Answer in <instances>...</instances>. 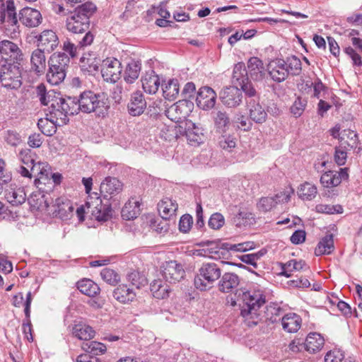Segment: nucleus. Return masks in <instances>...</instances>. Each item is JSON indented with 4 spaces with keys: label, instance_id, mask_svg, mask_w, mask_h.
<instances>
[{
    "label": "nucleus",
    "instance_id": "nucleus-58",
    "mask_svg": "<svg viewBox=\"0 0 362 362\" xmlns=\"http://www.w3.org/2000/svg\"><path fill=\"white\" fill-rule=\"evenodd\" d=\"M100 275L105 282L112 286L117 284L120 280L119 274L113 269L109 268L103 269L100 272Z\"/></svg>",
    "mask_w": 362,
    "mask_h": 362
},
{
    "label": "nucleus",
    "instance_id": "nucleus-14",
    "mask_svg": "<svg viewBox=\"0 0 362 362\" xmlns=\"http://www.w3.org/2000/svg\"><path fill=\"white\" fill-rule=\"evenodd\" d=\"M294 191L291 188L288 192H281L274 197H262L257 203V208L262 212H267L274 208L278 203L288 202L291 198V194Z\"/></svg>",
    "mask_w": 362,
    "mask_h": 362
},
{
    "label": "nucleus",
    "instance_id": "nucleus-2",
    "mask_svg": "<svg viewBox=\"0 0 362 362\" xmlns=\"http://www.w3.org/2000/svg\"><path fill=\"white\" fill-rule=\"evenodd\" d=\"M76 113H95L98 117H104L109 108L108 100L104 93H96L92 90H85L75 97Z\"/></svg>",
    "mask_w": 362,
    "mask_h": 362
},
{
    "label": "nucleus",
    "instance_id": "nucleus-34",
    "mask_svg": "<svg viewBox=\"0 0 362 362\" xmlns=\"http://www.w3.org/2000/svg\"><path fill=\"white\" fill-rule=\"evenodd\" d=\"M112 295L114 298L121 303L131 302L136 296L133 289L129 288L126 284H121L115 288Z\"/></svg>",
    "mask_w": 362,
    "mask_h": 362
},
{
    "label": "nucleus",
    "instance_id": "nucleus-18",
    "mask_svg": "<svg viewBox=\"0 0 362 362\" xmlns=\"http://www.w3.org/2000/svg\"><path fill=\"white\" fill-rule=\"evenodd\" d=\"M286 66L283 59H276L270 62L268 65V73L271 78L276 83L285 81L288 76Z\"/></svg>",
    "mask_w": 362,
    "mask_h": 362
},
{
    "label": "nucleus",
    "instance_id": "nucleus-46",
    "mask_svg": "<svg viewBox=\"0 0 362 362\" xmlns=\"http://www.w3.org/2000/svg\"><path fill=\"white\" fill-rule=\"evenodd\" d=\"M163 97L168 100H175L179 94L180 86L177 79H170L167 83L163 85Z\"/></svg>",
    "mask_w": 362,
    "mask_h": 362
},
{
    "label": "nucleus",
    "instance_id": "nucleus-7",
    "mask_svg": "<svg viewBox=\"0 0 362 362\" xmlns=\"http://www.w3.org/2000/svg\"><path fill=\"white\" fill-rule=\"evenodd\" d=\"M112 204L110 201L103 203L101 197L96 192L89 194L86 202L88 212L98 221H107L112 217Z\"/></svg>",
    "mask_w": 362,
    "mask_h": 362
},
{
    "label": "nucleus",
    "instance_id": "nucleus-15",
    "mask_svg": "<svg viewBox=\"0 0 362 362\" xmlns=\"http://www.w3.org/2000/svg\"><path fill=\"white\" fill-rule=\"evenodd\" d=\"M347 168H340L339 171L328 170L322 175L320 183L324 187H337L342 182L349 178Z\"/></svg>",
    "mask_w": 362,
    "mask_h": 362
},
{
    "label": "nucleus",
    "instance_id": "nucleus-44",
    "mask_svg": "<svg viewBox=\"0 0 362 362\" xmlns=\"http://www.w3.org/2000/svg\"><path fill=\"white\" fill-rule=\"evenodd\" d=\"M5 197L12 205L18 206L25 202L26 195L23 188H10L6 191Z\"/></svg>",
    "mask_w": 362,
    "mask_h": 362
},
{
    "label": "nucleus",
    "instance_id": "nucleus-35",
    "mask_svg": "<svg viewBox=\"0 0 362 362\" xmlns=\"http://www.w3.org/2000/svg\"><path fill=\"white\" fill-rule=\"evenodd\" d=\"M76 286L81 293L89 297H95L100 291L99 286L89 279H83L78 281L76 283Z\"/></svg>",
    "mask_w": 362,
    "mask_h": 362
},
{
    "label": "nucleus",
    "instance_id": "nucleus-25",
    "mask_svg": "<svg viewBox=\"0 0 362 362\" xmlns=\"http://www.w3.org/2000/svg\"><path fill=\"white\" fill-rule=\"evenodd\" d=\"M240 284L239 276L231 272H226L221 276L218 286V289L223 293H230L238 291L237 287Z\"/></svg>",
    "mask_w": 362,
    "mask_h": 362
},
{
    "label": "nucleus",
    "instance_id": "nucleus-30",
    "mask_svg": "<svg viewBox=\"0 0 362 362\" xmlns=\"http://www.w3.org/2000/svg\"><path fill=\"white\" fill-rule=\"evenodd\" d=\"M177 208L178 205L176 202L169 198L163 199L158 204V212L165 221L169 220L175 216Z\"/></svg>",
    "mask_w": 362,
    "mask_h": 362
},
{
    "label": "nucleus",
    "instance_id": "nucleus-16",
    "mask_svg": "<svg viewBox=\"0 0 362 362\" xmlns=\"http://www.w3.org/2000/svg\"><path fill=\"white\" fill-rule=\"evenodd\" d=\"M0 21L6 30L16 33L18 28V18L13 0L6 1V7L0 14Z\"/></svg>",
    "mask_w": 362,
    "mask_h": 362
},
{
    "label": "nucleus",
    "instance_id": "nucleus-42",
    "mask_svg": "<svg viewBox=\"0 0 362 362\" xmlns=\"http://www.w3.org/2000/svg\"><path fill=\"white\" fill-rule=\"evenodd\" d=\"M341 144L350 149L358 148L360 151L362 148V146H359L358 134L351 129H344L341 132Z\"/></svg>",
    "mask_w": 362,
    "mask_h": 362
},
{
    "label": "nucleus",
    "instance_id": "nucleus-31",
    "mask_svg": "<svg viewBox=\"0 0 362 362\" xmlns=\"http://www.w3.org/2000/svg\"><path fill=\"white\" fill-rule=\"evenodd\" d=\"M45 52V51L37 48L33 50L31 54L30 62L32 69L38 75L44 74L46 69Z\"/></svg>",
    "mask_w": 362,
    "mask_h": 362
},
{
    "label": "nucleus",
    "instance_id": "nucleus-11",
    "mask_svg": "<svg viewBox=\"0 0 362 362\" xmlns=\"http://www.w3.org/2000/svg\"><path fill=\"white\" fill-rule=\"evenodd\" d=\"M162 276L166 281L170 284H176L183 279L185 272L182 264L176 261H168L162 266Z\"/></svg>",
    "mask_w": 362,
    "mask_h": 362
},
{
    "label": "nucleus",
    "instance_id": "nucleus-61",
    "mask_svg": "<svg viewBox=\"0 0 362 362\" xmlns=\"http://www.w3.org/2000/svg\"><path fill=\"white\" fill-rule=\"evenodd\" d=\"M316 211L318 213L334 214H342L343 208L341 205H331V204H317L316 206Z\"/></svg>",
    "mask_w": 362,
    "mask_h": 362
},
{
    "label": "nucleus",
    "instance_id": "nucleus-48",
    "mask_svg": "<svg viewBox=\"0 0 362 362\" xmlns=\"http://www.w3.org/2000/svg\"><path fill=\"white\" fill-rule=\"evenodd\" d=\"M42 190L43 191L42 189ZM40 191L41 189H39L38 192H33L28 198V202L33 207L38 209H47L49 206V203L46 195Z\"/></svg>",
    "mask_w": 362,
    "mask_h": 362
},
{
    "label": "nucleus",
    "instance_id": "nucleus-23",
    "mask_svg": "<svg viewBox=\"0 0 362 362\" xmlns=\"http://www.w3.org/2000/svg\"><path fill=\"white\" fill-rule=\"evenodd\" d=\"M94 39L93 35L91 32L88 31L81 39L78 40V45L76 46L73 42L67 39L63 43V49L65 52L68 53L72 58L77 55L78 49H81L83 47L90 45Z\"/></svg>",
    "mask_w": 362,
    "mask_h": 362
},
{
    "label": "nucleus",
    "instance_id": "nucleus-33",
    "mask_svg": "<svg viewBox=\"0 0 362 362\" xmlns=\"http://www.w3.org/2000/svg\"><path fill=\"white\" fill-rule=\"evenodd\" d=\"M144 90L148 94H155L160 85V78L153 71L146 74L141 79Z\"/></svg>",
    "mask_w": 362,
    "mask_h": 362
},
{
    "label": "nucleus",
    "instance_id": "nucleus-47",
    "mask_svg": "<svg viewBox=\"0 0 362 362\" xmlns=\"http://www.w3.org/2000/svg\"><path fill=\"white\" fill-rule=\"evenodd\" d=\"M249 79L246 66L243 62L236 64L233 71V81L238 86L243 85Z\"/></svg>",
    "mask_w": 362,
    "mask_h": 362
},
{
    "label": "nucleus",
    "instance_id": "nucleus-36",
    "mask_svg": "<svg viewBox=\"0 0 362 362\" xmlns=\"http://www.w3.org/2000/svg\"><path fill=\"white\" fill-rule=\"evenodd\" d=\"M36 95L38 98L41 105L47 106L49 103H52L54 100L57 98L59 93H56L53 90H47L45 86L43 83L39 84L36 87Z\"/></svg>",
    "mask_w": 362,
    "mask_h": 362
},
{
    "label": "nucleus",
    "instance_id": "nucleus-45",
    "mask_svg": "<svg viewBox=\"0 0 362 362\" xmlns=\"http://www.w3.org/2000/svg\"><path fill=\"white\" fill-rule=\"evenodd\" d=\"M214 125L220 133H226L229 129L230 122L228 115L226 112L218 111L214 117Z\"/></svg>",
    "mask_w": 362,
    "mask_h": 362
},
{
    "label": "nucleus",
    "instance_id": "nucleus-62",
    "mask_svg": "<svg viewBox=\"0 0 362 362\" xmlns=\"http://www.w3.org/2000/svg\"><path fill=\"white\" fill-rule=\"evenodd\" d=\"M307 105V100L305 98L298 97L291 107V112L296 117H300L305 110Z\"/></svg>",
    "mask_w": 362,
    "mask_h": 362
},
{
    "label": "nucleus",
    "instance_id": "nucleus-37",
    "mask_svg": "<svg viewBox=\"0 0 362 362\" xmlns=\"http://www.w3.org/2000/svg\"><path fill=\"white\" fill-rule=\"evenodd\" d=\"M282 314L283 310L277 304H270L266 306L264 315H261L262 321L276 323L281 320Z\"/></svg>",
    "mask_w": 362,
    "mask_h": 362
},
{
    "label": "nucleus",
    "instance_id": "nucleus-59",
    "mask_svg": "<svg viewBox=\"0 0 362 362\" xmlns=\"http://www.w3.org/2000/svg\"><path fill=\"white\" fill-rule=\"evenodd\" d=\"M240 90L242 92H244L246 96V100L250 99L259 100V94L250 80L240 86Z\"/></svg>",
    "mask_w": 362,
    "mask_h": 362
},
{
    "label": "nucleus",
    "instance_id": "nucleus-1",
    "mask_svg": "<svg viewBox=\"0 0 362 362\" xmlns=\"http://www.w3.org/2000/svg\"><path fill=\"white\" fill-rule=\"evenodd\" d=\"M238 300H242L240 315L248 327L257 325L262 321L259 308L266 303V296L262 291H236Z\"/></svg>",
    "mask_w": 362,
    "mask_h": 362
},
{
    "label": "nucleus",
    "instance_id": "nucleus-26",
    "mask_svg": "<svg viewBox=\"0 0 362 362\" xmlns=\"http://www.w3.org/2000/svg\"><path fill=\"white\" fill-rule=\"evenodd\" d=\"M127 107L129 113L132 116L141 115L146 107V102L143 94L139 91L133 93Z\"/></svg>",
    "mask_w": 362,
    "mask_h": 362
},
{
    "label": "nucleus",
    "instance_id": "nucleus-52",
    "mask_svg": "<svg viewBox=\"0 0 362 362\" xmlns=\"http://www.w3.org/2000/svg\"><path fill=\"white\" fill-rule=\"evenodd\" d=\"M288 75L299 76L302 71V63L299 58L295 55L287 57L284 60Z\"/></svg>",
    "mask_w": 362,
    "mask_h": 362
},
{
    "label": "nucleus",
    "instance_id": "nucleus-8",
    "mask_svg": "<svg viewBox=\"0 0 362 362\" xmlns=\"http://www.w3.org/2000/svg\"><path fill=\"white\" fill-rule=\"evenodd\" d=\"M23 54L17 44L8 40L0 41V64H23Z\"/></svg>",
    "mask_w": 362,
    "mask_h": 362
},
{
    "label": "nucleus",
    "instance_id": "nucleus-4",
    "mask_svg": "<svg viewBox=\"0 0 362 362\" xmlns=\"http://www.w3.org/2000/svg\"><path fill=\"white\" fill-rule=\"evenodd\" d=\"M222 270L214 262H204L198 269L194 279L196 288L204 291L213 288L217 280L221 278Z\"/></svg>",
    "mask_w": 362,
    "mask_h": 362
},
{
    "label": "nucleus",
    "instance_id": "nucleus-6",
    "mask_svg": "<svg viewBox=\"0 0 362 362\" xmlns=\"http://www.w3.org/2000/svg\"><path fill=\"white\" fill-rule=\"evenodd\" d=\"M23 64L9 63L0 64V82L8 89H18L22 85Z\"/></svg>",
    "mask_w": 362,
    "mask_h": 362
},
{
    "label": "nucleus",
    "instance_id": "nucleus-41",
    "mask_svg": "<svg viewBox=\"0 0 362 362\" xmlns=\"http://www.w3.org/2000/svg\"><path fill=\"white\" fill-rule=\"evenodd\" d=\"M334 250V239L332 234H329L323 237L318 243L315 250L316 256L322 255H329Z\"/></svg>",
    "mask_w": 362,
    "mask_h": 362
},
{
    "label": "nucleus",
    "instance_id": "nucleus-10",
    "mask_svg": "<svg viewBox=\"0 0 362 362\" xmlns=\"http://www.w3.org/2000/svg\"><path fill=\"white\" fill-rule=\"evenodd\" d=\"M100 71L104 81L115 83L122 73L121 62L116 58L108 57L103 61Z\"/></svg>",
    "mask_w": 362,
    "mask_h": 362
},
{
    "label": "nucleus",
    "instance_id": "nucleus-51",
    "mask_svg": "<svg viewBox=\"0 0 362 362\" xmlns=\"http://www.w3.org/2000/svg\"><path fill=\"white\" fill-rule=\"evenodd\" d=\"M43 162H34L31 166L28 168L21 165L19 168L17 170L18 173L21 175V176L28 178H32L33 177L38 178V176L41 172V168Z\"/></svg>",
    "mask_w": 362,
    "mask_h": 362
},
{
    "label": "nucleus",
    "instance_id": "nucleus-29",
    "mask_svg": "<svg viewBox=\"0 0 362 362\" xmlns=\"http://www.w3.org/2000/svg\"><path fill=\"white\" fill-rule=\"evenodd\" d=\"M324 344L325 339L320 334L311 332L307 336L304 341V349L310 353L315 354L320 351Z\"/></svg>",
    "mask_w": 362,
    "mask_h": 362
},
{
    "label": "nucleus",
    "instance_id": "nucleus-60",
    "mask_svg": "<svg viewBox=\"0 0 362 362\" xmlns=\"http://www.w3.org/2000/svg\"><path fill=\"white\" fill-rule=\"evenodd\" d=\"M193 127L194 128L192 129H188L186 132V136L192 144H199L202 142V130L195 127L194 124H193Z\"/></svg>",
    "mask_w": 362,
    "mask_h": 362
},
{
    "label": "nucleus",
    "instance_id": "nucleus-43",
    "mask_svg": "<svg viewBox=\"0 0 362 362\" xmlns=\"http://www.w3.org/2000/svg\"><path fill=\"white\" fill-rule=\"evenodd\" d=\"M140 213V204L137 201L129 200L127 202L121 211L123 219L132 220L136 218Z\"/></svg>",
    "mask_w": 362,
    "mask_h": 362
},
{
    "label": "nucleus",
    "instance_id": "nucleus-28",
    "mask_svg": "<svg viewBox=\"0 0 362 362\" xmlns=\"http://www.w3.org/2000/svg\"><path fill=\"white\" fill-rule=\"evenodd\" d=\"M99 62L94 54H84L80 59V66L83 71L95 75L99 70Z\"/></svg>",
    "mask_w": 362,
    "mask_h": 362
},
{
    "label": "nucleus",
    "instance_id": "nucleus-21",
    "mask_svg": "<svg viewBox=\"0 0 362 362\" xmlns=\"http://www.w3.org/2000/svg\"><path fill=\"white\" fill-rule=\"evenodd\" d=\"M19 21L27 27L34 28L41 23L42 15L36 9L25 7L20 11Z\"/></svg>",
    "mask_w": 362,
    "mask_h": 362
},
{
    "label": "nucleus",
    "instance_id": "nucleus-39",
    "mask_svg": "<svg viewBox=\"0 0 362 362\" xmlns=\"http://www.w3.org/2000/svg\"><path fill=\"white\" fill-rule=\"evenodd\" d=\"M72 333L78 339L85 341L90 340L95 335L94 329L88 325L82 322L74 325Z\"/></svg>",
    "mask_w": 362,
    "mask_h": 362
},
{
    "label": "nucleus",
    "instance_id": "nucleus-3",
    "mask_svg": "<svg viewBox=\"0 0 362 362\" xmlns=\"http://www.w3.org/2000/svg\"><path fill=\"white\" fill-rule=\"evenodd\" d=\"M74 100L75 96L62 97L59 95L48 107L49 113L46 115L50 117L51 121L59 127L67 124L69 122V116L77 115Z\"/></svg>",
    "mask_w": 362,
    "mask_h": 362
},
{
    "label": "nucleus",
    "instance_id": "nucleus-55",
    "mask_svg": "<svg viewBox=\"0 0 362 362\" xmlns=\"http://www.w3.org/2000/svg\"><path fill=\"white\" fill-rule=\"evenodd\" d=\"M18 158L22 163V165L28 168L35 162L37 156V154L30 148H25L21 149L18 154Z\"/></svg>",
    "mask_w": 362,
    "mask_h": 362
},
{
    "label": "nucleus",
    "instance_id": "nucleus-32",
    "mask_svg": "<svg viewBox=\"0 0 362 362\" xmlns=\"http://www.w3.org/2000/svg\"><path fill=\"white\" fill-rule=\"evenodd\" d=\"M283 329L289 333L296 332L301 326V318L296 313L284 315L281 319Z\"/></svg>",
    "mask_w": 362,
    "mask_h": 362
},
{
    "label": "nucleus",
    "instance_id": "nucleus-17",
    "mask_svg": "<svg viewBox=\"0 0 362 362\" xmlns=\"http://www.w3.org/2000/svg\"><path fill=\"white\" fill-rule=\"evenodd\" d=\"M216 98L217 95L211 88L203 86L197 92V105L202 110H210L215 106Z\"/></svg>",
    "mask_w": 362,
    "mask_h": 362
},
{
    "label": "nucleus",
    "instance_id": "nucleus-5",
    "mask_svg": "<svg viewBox=\"0 0 362 362\" xmlns=\"http://www.w3.org/2000/svg\"><path fill=\"white\" fill-rule=\"evenodd\" d=\"M69 62L70 58L66 53L53 54L48 60L49 69L46 74L47 82L57 86L64 81Z\"/></svg>",
    "mask_w": 362,
    "mask_h": 362
},
{
    "label": "nucleus",
    "instance_id": "nucleus-54",
    "mask_svg": "<svg viewBox=\"0 0 362 362\" xmlns=\"http://www.w3.org/2000/svg\"><path fill=\"white\" fill-rule=\"evenodd\" d=\"M37 127L40 132L46 136H52L57 132V126L58 124L55 122H52L50 119V117L46 118H40L37 122Z\"/></svg>",
    "mask_w": 362,
    "mask_h": 362
},
{
    "label": "nucleus",
    "instance_id": "nucleus-22",
    "mask_svg": "<svg viewBox=\"0 0 362 362\" xmlns=\"http://www.w3.org/2000/svg\"><path fill=\"white\" fill-rule=\"evenodd\" d=\"M247 107L251 120L257 124H263L266 122L267 113L260 105L259 100H256L255 99L247 100Z\"/></svg>",
    "mask_w": 362,
    "mask_h": 362
},
{
    "label": "nucleus",
    "instance_id": "nucleus-49",
    "mask_svg": "<svg viewBox=\"0 0 362 362\" xmlns=\"http://www.w3.org/2000/svg\"><path fill=\"white\" fill-rule=\"evenodd\" d=\"M317 189L315 185L305 182L298 189V197L303 200H313L317 195Z\"/></svg>",
    "mask_w": 362,
    "mask_h": 362
},
{
    "label": "nucleus",
    "instance_id": "nucleus-56",
    "mask_svg": "<svg viewBox=\"0 0 362 362\" xmlns=\"http://www.w3.org/2000/svg\"><path fill=\"white\" fill-rule=\"evenodd\" d=\"M127 281L136 288L145 286L148 284V280L145 275L138 271H132L127 276Z\"/></svg>",
    "mask_w": 362,
    "mask_h": 362
},
{
    "label": "nucleus",
    "instance_id": "nucleus-24",
    "mask_svg": "<svg viewBox=\"0 0 362 362\" xmlns=\"http://www.w3.org/2000/svg\"><path fill=\"white\" fill-rule=\"evenodd\" d=\"M54 207L55 208L54 211L55 216L62 220L70 219L73 215V204L65 197L56 199Z\"/></svg>",
    "mask_w": 362,
    "mask_h": 362
},
{
    "label": "nucleus",
    "instance_id": "nucleus-38",
    "mask_svg": "<svg viewBox=\"0 0 362 362\" xmlns=\"http://www.w3.org/2000/svg\"><path fill=\"white\" fill-rule=\"evenodd\" d=\"M141 69V64L139 61L131 60L124 70V81L127 83H133L139 78Z\"/></svg>",
    "mask_w": 362,
    "mask_h": 362
},
{
    "label": "nucleus",
    "instance_id": "nucleus-13",
    "mask_svg": "<svg viewBox=\"0 0 362 362\" xmlns=\"http://www.w3.org/2000/svg\"><path fill=\"white\" fill-rule=\"evenodd\" d=\"M219 99L225 106L236 107L242 103L243 93L236 86H228L219 92Z\"/></svg>",
    "mask_w": 362,
    "mask_h": 362
},
{
    "label": "nucleus",
    "instance_id": "nucleus-64",
    "mask_svg": "<svg viewBox=\"0 0 362 362\" xmlns=\"http://www.w3.org/2000/svg\"><path fill=\"white\" fill-rule=\"evenodd\" d=\"M349 149L346 146L340 144L339 146L335 148L334 160L339 165L345 164L347 153L346 151Z\"/></svg>",
    "mask_w": 362,
    "mask_h": 362
},
{
    "label": "nucleus",
    "instance_id": "nucleus-63",
    "mask_svg": "<svg viewBox=\"0 0 362 362\" xmlns=\"http://www.w3.org/2000/svg\"><path fill=\"white\" fill-rule=\"evenodd\" d=\"M5 141L10 146H17L22 142L21 136L16 130H7L4 136Z\"/></svg>",
    "mask_w": 362,
    "mask_h": 362
},
{
    "label": "nucleus",
    "instance_id": "nucleus-20",
    "mask_svg": "<svg viewBox=\"0 0 362 362\" xmlns=\"http://www.w3.org/2000/svg\"><path fill=\"white\" fill-rule=\"evenodd\" d=\"M247 75L255 81H262L265 76L263 62L256 57H250L247 63Z\"/></svg>",
    "mask_w": 362,
    "mask_h": 362
},
{
    "label": "nucleus",
    "instance_id": "nucleus-9",
    "mask_svg": "<svg viewBox=\"0 0 362 362\" xmlns=\"http://www.w3.org/2000/svg\"><path fill=\"white\" fill-rule=\"evenodd\" d=\"M194 104L188 100H180L165 111L166 117L171 121L180 122L189 116Z\"/></svg>",
    "mask_w": 362,
    "mask_h": 362
},
{
    "label": "nucleus",
    "instance_id": "nucleus-12",
    "mask_svg": "<svg viewBox=\"0 0 362 362\" xmlns=\"http://www.w3.org/2000/svg\"><path fill=\"white\" fill-rule=\"evenodd\" d=\"M123 183L114 177H107L100 186V194L104 199L110 201L123 190Z\"/></svg>",
    "mask_w": 362,
    "mask_h": 362
},
{
    "label": "nucleus",
    "instance_id": "nucleus-27",
    "mask_svg": "<svg viewBox=\"0 0 362 362\" xmlns=\"http://www.w3.org/2000/svg\"><path fill=\"white\" fill-rule=\"evenodd\" d=\"M90 26V21L81 20L71 13V16L66 18V27L69 32L74 34H83L87 33Z\"/></svg>",
    "mask_w": 362,
    "mask_h": 362
},
{
    "label": "nucleus",
    "instance_id": "nucleus-40",
    "mask_svg": "<svg viewBox=\"0 0 362 362\" xmlns=\"http://www.w3.org/2000/svg\"><path fill=\"white\" fill-rule=\"evenodd\" d=\"M97 7L93 3L87 1L77 6L71 13L81 20L90 21V17L95 13Z\"/></svg>",
    "mask_w": 362,
    "mask_h": 362
},
{
    "label": "nucleus",
    "instance_id": "nucleus-57",
    "mask_svg": "<svg viewBox=\"0 0 362 362\" xmlns=\"http://www.w3.org/2000/svg\"><path fill=\"white\" fill-rule=\"evenodd\" d=\"M40 169L42 170L38 176V178L35 180V184L37 187H38L40 189H42V187H40V185L42 184L45 185L47 182H49V177L52 174V172L49 165L46 162H43Z\"/></svg>",
    "mask_w": 362,
    "mask_h": 362
},
{
    "label": "nucleus",
    "instance_id": "nucleus-50",
    "mask_svg": "<svg viewBox=\"0 0 362 362\" xmlns=\"http://www.w3.org/2000/svg\"><path fill=\"white\" fill-rule=\"evenodd\" d=\"M200 245L208 246L209 247L204 250V252H208L211 257L214 259H221L226 253V250L222 247V243L207 240L202 242Z\"/></svg>",
    "mask_w": 362,
    "mask_h": 362
},
{
    "label": "nucleus",
    "instance_id": "nucleus-53",
    "mask_svg": "<svg viewBox=\"0 0 362 362\" xmlns=\"http://www.w3.org/2000/svg\"><path fill=\"white\" fill-rule=\"evenodd\" d=\"M81 348L86 352L94 356L103 354L107 350L106 346L104 344L96 341L84 342Z\"/></svg>",
    "mask_w": 362,
    "mask_h": 362
},
{
    "label": "nucleus",
    "instance_id": "nucleus-19",
    "mask_svg": "<svg viewBox=\"0 0 362 362\" xmlns=\"http://www.w3.org/2000/svg\"><path fill=\"white\" fill-rule=\"evenodd\" d=\"M58 37L56 33L51 30H44L38 36V48L48 53L52 52L58 46Z\"/></svg>",
    "mask_w": 362,
    "mask_h": 362
}]
</instances>
